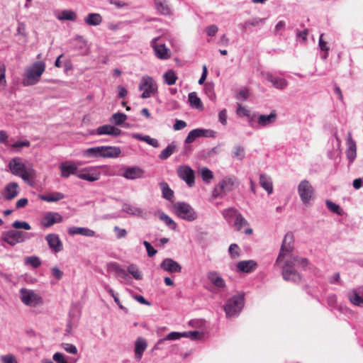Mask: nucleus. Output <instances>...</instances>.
Instances as JSON below:
<instances>
[{
	"label": "nucleus",
	"mask_w": 363,
	"mask_h": 363,
	"mask_svg": "<svg viewBox=\"0 0 363 363\" xmlns=\"http://www.w3.org/2000/svg\"><path fill=\"white\" fill-rule=\"evenodd\" d=\"M294 235L287 233L282 242L279 255L277 259V263L285 262L282 269V276L284 280L298 283L301 280V276L294 269L295 267L306 268L308 264L306 258L291 257V253L294 248Z\"/></svg>",
	"instance_id": "obj_1"
},
{
	"label": "nucleus",
	"mask_w": 363,
	"mask_h": 363,
	"mask_svg": "<svg viewBox=\"0 0 363 363\" xmlns=\"http://www.w3.org/2000/svg\"><path fill=\"white\" fill-rule=\"evenodd\" d=\"M11 172L20 177L25 182L32 185L35 177V172L31 165H26L18 157L12 159L9 163Z\"/></svg>",
	"instance_id": "obj_2"
},
{
	"label": "nucleus",
	"mask_w": 363,
	"mask_h": 363,
	"mask_svg": "<svg viewBox=\"0 0 363 363\" xmlns=\"http://www.w3.org/2000/svg\"><path fill=\"white\" fill-rule=\"evenodd\" d=\"M45 63L43 61H37L25 69L23 84L32 86L36 84L45 71Z\"/></svg>",
	"instance_id": "obj_3"
},
{
	"label": "nucleus",
	"mask_w": 363,
	"mask_h": 363,
	"mask_svg": "<svg viewBox=\"0 0 363 363\" xmlns=\"http://www.w3.org/2000/svg\"><path fill=\"white\" fill-rule=\"evenodd\" d=\"M174 213L181 219L189 222L198 218V213L194 208L186 202H177L172 206Z\"/></svg>",
	"instance_id": "obj_4"
},
{
	"label": "nucleus",
	"mask_w": 363,
	"mask_h": 363,
	"mask_svg": "<svg viewBox=\"0 0 363 363\" xmlns=\"http://www.w3.org/2000/svg\"><path fill=\"white\" fill-rule=\"evenodd\" d=\"M237 184V179L234 176H228L221 179L214 187L212 192V197L216 199L223 196L232 191Z\"/></svg>",
	"instance_id": "obj_5"
},
{
	"label": "nucleus",
	"mask_w": 363,
	"mask_h": 363,
	"mask_svg": "<svg viewBox=\"0 0 363 363\" xmlns=\"http://www.w3.org/2000/svg\"><path fill=\"white\" fill-rule=\"evenodd\" d=\"M244 306V294H240L229 298L224 307L227 318L237 316Z\"/></svg>",
	"instance_id": "obj_6"
},
{
	"label": "nucleus",
	"mask_w": 363,
	"mask_h": 363,
	"mask_svg": "<svg viewBox=\"0 0 363 363\" xmlns=\"http://www.w3.org/2000/svg\"><path fill=\"white\" fill-rule=\"evenodd\" d=\"M297 191L301 202L305 206H310L311 201L315 199V189L307 179L300 182L297 186Z\"/></svg>",
	"instance_id": "obj_7"
},
{
	"label": "nucleus",
	"mask_w": 363,
	"mask_h": 363,
	"mask_svg": "<svg viewBox=\"0 0 363 363\" xmlns=\"http://www.w3.org/2000/svg\"><path fill=\"white\" fill-rule=\"evenodd\" d=\"M139 90L142 91V99L150 98L157 92V84L152 77L143 76L140 79Z\"/></svg>",
	"instance_id": "obj_8"
},
{
	"label": "nucleus",
	"mask_w": 363,
	"mask_h": 363,
	"mask_svg": "<svg viewBox=\"0 0 363 363\" xmlns=\"http://www.w3.org/2000/svg\"><path fill=\"white\" fill-rule=\"evenodd\" d=\"M28 233L23 231L10 230L4 232L1 235V239L9 245L14 246L18 243L24 242L28 239Z\"/></svg>",
	"instance_id": "obj_9"
},
{
	"label": "nucleus",
	"mask_w": 363,
	"mask_h": 363,
	"mask_svg": "<svg viewBox=\"0 0 363 363\" xmlns=\"http://www.w3.org/2000/svg\"><path fill=\"white\" fill-rule=\"evenodd\" d=\"M101 166H90L79 169L77 172L79 179L88 182H95L101 177Z\"/></svg>",
	"instance_id": "obj_10"
},
{
	"label": "nucleus",
	"mask_w": 363,
	"mask_h": 363,
	"mask_svg": "<svg viewBox=\"0 0 363 363\" xmlns=\"http://www.w3.org/2000/svg\"><path fill=\"white\" fill-rule=\"evenodd\" d=\"M216 132L211 129L196 128L191 130L185 139V143H192L199 138H216Z\"/></svg>",
	"instance_id": "obj_11"
},
{
	"label": "nucleus",
	"mask_w": 363,
	"mask_h": 363,
	"mask_svg": "<svg viewBox=\"0 0 363 363\" xmlns=\"http://www.w3.org/2000/svg\"><path fill=\"white\" fill-rule=\"evenodd\" d=\"M20 295L22 302L30 306H36L40 304L41 298L33 290L21 289Z\"/></svg>",
	"instance_id": "obj_12"
},
{
	"label": "nucleus",
	"mask_w": 363,
	"mask_h": 363,
	"mask_svg": "<svg viewBox=\"0 0 363 363\" xmlns=\"http://www.w3.org/2000/svg\"><path fill=\"white\" fill-rule=\"evenodd\" d=\"M82 162H79L75 163L72 161H66L62 162L59 165V169L61 171V177L63 178H67L71 174L76 175L77 177L78 166L82 165Z\"/></svg>",
	"instance_id": "obj_13"
},
{
	"label": "nucleus",
	"mask_w": 363,
	"mask_h": 363,
	"mask_svg": "<svg viewBox=\"0 0 363 363\" xmlns=\"http://www.w3.org/2000/svg\"><path fill=\"white\" fill-rule=\"evenodd\" d=\"M177 174L189 186L191 187L194 184V172L190 167L187 165L179 167L177 169Z\"/></svg>",
	"instance_id": "obj_14"
},
{
	"label": "nucleus",
	"mask_w": 363,
	"mask_h": 363,
	"mask_svg": "<svg viewBox=\"0 0 363 363\" xmlns=\"http://www.w3.org/2000/svg\"><path fill=\"white\" fill-rule=\"evenodd\" d=\"M158 38H154L151 42V45L154 50L155 55L159 59H168L170 57L169 50L164 43H158Z\"/></svg>",
	"instance_id": "obj_15"
},
{
	"label": "nucleus",
	"mask_w": 363,
	"mask_h": 363,
	"mask_svg": "<svg viewBox=\"0 0 363 363\" xmlns=\"http://www.w3.org/2000/svg\"><path fill=\"white\" fill-rule=\"evenodd\" d=\"M347 296L352 304L363 307V287L350 290L347 292Z\"/></svg>",
	"instance_id": "obj_16"
},
{
	"label": "nucleus",
	"mask_w": 363,
	"mask_h": 363,
	"mask_svg": "<svg viewBox=\"0 0 363 363\" xmlns=\"http://www.w3.org/2000/svg\"><path fill=\"white\" fill-rule=\"evenodd\" d=\"M45 240L53 252L57 253L62 250V242L58 235L55 233L48 234L45 236Z\"/></svg>",
	"instance_id": "obj_17"
},
{
	"label": "nucleus",
	"mask_w": 363,
	"mask_h": 363,
	"mask_svg": "<svg viewBox=\"0 0 363 363\" xmlns=\"http://www.w3.org/2000/svg\"><path fill=\"white\" fill-rule=\"evenodd\" d=\"M160 267L169 273H179L182 272V266L172 258H165L160 264Z\"/></svg>",
	"instance_id": "obj_18"
},
{
	"label": "nucleus",
	"mask_w": 363,
	"mask_h": 363,
	"mask_svg": "<svg viewBox=\"0 0 363 363\" xmlns=\"http://www.w3.org/2000/svg\"><path fill=\"white\" fill-rule=\"evenodd\" d=\"M19 186L16 182L7 184L2 192L5 200L11 201L16 198L19 194Z\"/></svg>",
	"instance_id": "obj_19"
},
{
	"label": "nucleus",
	"mask_w": 363,
	"mask_h": 363,
	"mask_svg": "<svg viewBox=\"0 0 363 363\" xmlns=\"http://www.w3.org/2000/svg\"><path fill=\"white\" fill-rule=\"evenodd\" d=\"M62 221V216L57 212H48L41 220L42 225L45 228H49L54 224L60 223Z\"/></svg>",
	"instance_id": "obj_20"
},
{
	"label": "nucleus",
	"mask_w": 363,
	"mask_h": 363,
	"mask_svg": "<svg viewBox=\"0 0 363 363\" xmlns=\"http://www.w3.org/2000/svg\"><path fill=\"white\" fill-rule=\"evenodd\" d=\"M144 170L138 166L129 167L126 168L122 174V176L130 180L142 178L144 175Z\"/></svg>",
	"instance_id": "obj_21"
},
{
	"label": "nucleus",
	"mask_w": 363,
	"mask_h": 363,
	"mask_svg": "<svg viewBox=\"0 0 363 363\" xmlns=\"http://www.w3.org/2000/svg\"><path fill=\"white\" fill-rule=\"evenodd\" d=\"M100 157L104 158H116L121 153L118 147L114 146H99Z\"/></svg>",
	"instance_id": "obj_22"
},
{
	"label": "nucleus",
	"mask_w": 363,
	"mask_h": 363,
	"mask_svg": "<svg viewBox=\"0 0 363 363\" xmlns=\"http://www.w3.org/2000/svg\"><path fill=\"white\" fill-rule=\"evenodd\" d=\"M347 148L346 150L347 158L350 164L352 163L357 157V146L355 141L352 138V134L348 133L347 138Z\"/></svg>",
	"instance_id": "obj_23"
},
{
	"label": "nucleus",
	"mask_w": 363,
	"mask_h": 363,
	"mask_svg": "<svg viewBox=\"0 0 363 363\" xmlns=\"http://www.w3.org/2000/svg\"><path fill=\"white\" fill-rule=\"evenodd\" d=\"M95 133L99 135L118 136L121 133V130L111 125H104L98 127L95 130Z\"/></svg>",
	"instance_id": "obj_24"
},
{
	"label": "nucleus",
	"mask_w": 363,
	"mask_h": 363,
	"mask_svg": "<svg viewBox=\"0 0 363 363\" xmlns=\"http://www.w3.org/2000/svg\"><path fill=\"white\" fill-rule=\"evenodd\" d=\"M147 347V340L142 337H138L135 342L134 348L135 357L137 360L140 361L142 359L143 352L145 351Z\"/></svg>",
	"instance_id": "obj_25"
},
{
	"label": "nucleus",
	"mask_w": 363,
	"mask_h": 363,
	"mask_svg": "<svg viewBox=\"0 0 363 363\" xmlns=\"http://www.w3.org/2000/svg\"><path fill=\"white\" fill-rule=\"evenodd\" d=\"M207 279L218 289H223L225 286V281L216 271H211L207 273Z\"/></svg>",
	"instance_id": "obj_26"
},
{
	"label": "nucleus",
	"mask_w": 363,
	"mask_h": 363,
	"mask_svg": "<svg viewBox=\"0 0 363 363\" xmlns=\"http://www.w3.org/2000/svg\"><path fill=\"white\" fill-rule=\"evenodd\" d=\"M257 266V264L254 260H244L238 262L237 269L240 272L250 273L255 270Z\"/></svg>",
	"instance_id": "obj_27"
},
{
	"label": "nucleus",
	"mask_w": 363,
	"mask_h": 363,
	"mask_svg": "<svg viewBox=\"0 0 363 363\" xmlns=\"http://www.w3.org/2000/svg\"><path fill=\"white\" fill-rule=\"evenodd\" d=\"M67 232L70 235H81L86 237L95 236V232L87 228L72 226L67 229Z\"/></svg>",
	"instance_id": "obj_28"
},
{
	"label": "nucleus",
	"mask_w": 363,
	"mask_h": 363,
	"mask_svg": "<svg viewBox=\"0 0 363 363\" xmlns=\"http://www.w3.org/2000/svg\"><path fill=\"white\" fill-rule=\"evenodd\" d=\"M123 211L128 214L138 217L145 218L147 216V211L136 206L128 203L123 204Z\"/></svg>",
	"instance_id": "obj_29"
},
{
	"label": "nucleus",
	"mask_w": 363,
	"mask_h": 363,
	"mask_svg": "<svg viewBox=\"0 0 363 363\" xmlns=\"http://www.w3.org/2000/svg\"><path fill=\"white\" fill-rule=\"evenodd\" d=\"M267 79L271 82L272 86L276 89H284L288 85V82L285 79L275 77L270 73L267 74Z\"/></svg>",
	"instance_id": "obj_30"
},
{
	"label": "nucleus",
	"mask_w": 363,
	"mask_h": 363,
	"mask_svg": "<svg viewBox=\"0 0 363 363\" xmlns=\"http://www.w3.org/2000/svg\"><path fill=\"white\" fill-rule=\"evenodd\" d=\"M277 114L272 112L269 115H259L257 117V123L261 127L268 126L276 121Z\"/></svg>",
	"instance_id": "obj_31"
},
{
	"label": "nucleus",
	"mask_w": 363,
	"mask_h": 363,
	"mask_svg": "<svg viewBox=\"0 0 363 363\" xmlns=\"http://www.w3.org/2000/svg\"><path fill=\"white\" fill-rule=\"evenodd\" d=\"M259 183L261 186L268 193L271 194L273 192V184L272 178L265 174H262L259 176Z\"/></svg>",
	"instance_id": "obj_32"
},
{
	"label": "nucleus",
	"mask_w": 363,
	"mask_h": 363,
	"mask_svg": "<svg viewBox=\"0 0 363 363\" xmlns=\"http://www.w3.org/2000/svg\"><path fill=\"white\" fill-rule=\"evenodd\" d=\"M183 337L182 333L179 332H171L165 337L160 339L155 345L153 350H160V345L166 340H177Z\"/></svg>",
	"instance_id": "obj_33"
},
{
	"label": "nucleus",
	"mask_w": 363,
	"mask_h": 363,
	"mask_svg": "<svg viewBox=\"0 0 363 363\" xmlns=\"http://www.w3.org/2000/svg\"><path fill=\"white\" fill-rule=\"evenodd\" d=\"M81 156L87 158L89 160H93L95 158H99L100 157V150L99 146L89 147L85 150H83L80 152Z\"/></svg>",
	"instance_id": "obj_34"
},
{
	"label": "nucleus",
	"mask_w": 363,
	"mask_h": 363,
	"mask_svg": "<svg viewBox=\"0 0 363 363\" xmlns=\"http://www.w3.org/2000/svg\"><path fill=\"white\" fill-rule=\"evenodd\" d=\"M86 24L97 26L102 23V16L97 13H90L84 18Z\"/></svg>",
	"instance_id": "obj_35"
},
{
	"label": "nucleus",
	"mask_w": 363,
	"mask_h": 363,
	"mask_svg": "<svg viewBox=\"0 0 363 363\" xmlns=\"http://www.w3.org/2000/svg\"><path fill=\"white\" fill-rule=\"evenodd\" d=\"M39 198L42 201L47 202H56L65 198L62 193L55 191L47 194L40 195Z\"/></svg>",
	"instance_id": "obj_36"
},
{
	"label": "nucleus",
	"mask_w": 363,
	"mask_h": 363,
	"mask_svg": "<svg viewBox=\"0 0 363 363\" xmlns=\"http://www.w3.org/2000/svg\"><path fill=\"white\" fill-rule=\"evenodd\" d=\"M77 13L72 10L65 9L62 11L56 16V18L60 21H74L77 19Z\"/></svg>",
	"instance_id": "obj_37"
},
{
	"label": "nucleus",
	"mask_w": 363,
	"mask_h": 363,
	"mask_svg": "<svg viewBox=\"0 0 363 363\" xmlns=\"http://www.w3.org/2000/svg\"><path fill=\"white\" fill-rule=\"evenodd\" d=\"M133 138L140 141H144L154 147H159L158 140L155 138H150L149 135H143L139 133H134L133 134Z\"/></svg>",
	"instance_id": "obj_38"
},
{
	"label": "nucleus",
	"mask_w": 363,
	"mask_h": 363,
	"mask_svg": "<svg viewBox=\"0 0 363 363\" xmlns=\"http://www.w3.org/2000/svg\"><path fill=\"white\" fill-rule=\"evenodd\" d=\"M155 6L158 12L163 15L170 13V8L166 0H154Z\"/></svg>",
	"instance_id": "obj_39"
},
{
	"label": "nucleus",
	"mask_w": 363,
	"mask_h": 363,
	"mask_svg": "<svg viewBox=\"0 0 363 363\" xmlns=\"http://www.w3.org/2000/svg\"><path fill=\"white\" fill-rule=\"evenodd\" d=\"M177 150V145L172 143L169 144L159 155V158L161 160H167Z\"/></svg>",
	"instance_id": "obj_40"
},
{
	"label": "nucleus",
	"mask_w": 363,
	"mask_h": 363,
	"mask_svg": "<svg viewBox=\"0 0 363 363\" xmlns=\"http://www.w3.org/2000/svg\"><path fill=\"white\" fill-rule=\"evenodd\" d=\"M221 213L225 220L227 222L230 223L232 221L233 219H235V218L238 216V215H239L240 213L236 208L230 207L223 210Z\"/></svg>",
	"instance_id": "obj_41"
},
{
	"label": "nucleus",
	"mask_w": 363,
	"mask_h": 363,
	"mask_svg": "<svg viewBox=\"0 0 363 363\" xmlns=\"http://www.w3.org/2000/svg\"><path fill=\"white\" fill-rule=\"evenodd\" d=\"M188 100L191 107L197 109L203 108L202 102L200 98L198 97L196 92L189 93L188 96Z\"/></svg>",
	"instance_id": "obj_42"
},
{
	"label": "nucleus",
	"mask_w": 363,
	"mask_h": 363,
	"mask_svg": "<svg viewBox=\"0 0 363 363\" xmlns=\"http://www.w3.org/2000/svg\"><path fill=\"white\" fill-rule=\"evenodd\" d=\"M160 186L162 190V197L168 201L172 200L174 191L169 188L168 184L165 182H162L160 183Z\"/></svg>",
	"instance_id": "obj_43"
},
{
	"label": "nucleus",
	"mask_w": 363,
	"mask_h": 363,
	"mask_svg": "<svg viewBox=\"0 0 363 363\" xmlns=\"http://www.w3.org/2000/svg\"><path fill=\"white\" fill-rule=\"evenodd\" d=\"M164 81L167 85H174L177 80V76L174 70L169 69L163 75Z\"/></svg>",
	"instance_id": "obj_44"
},
{
	"label": "nucleus",
	"mask_w": 363,
	"mask_h": 363,
	"mask_svg": "<svg viewBox=\"0 0 363 363\" xmlns=\"http://www.w3.org/2000/svg\"><path fill=\"white\" fill-rule=\"evenodd\" d=\"M53 360L57 363H77L79 358L71 357L69 360H67L65 355L61 352H56L54 354Z\"/></svg>",
	"instance_id": "obj_45"
},
{
	"label": "nucleus",
	"mask_w": 363,
	"mask_h": 363,
	"mask_svg": "<svg viewBox=\"0 0 363 363\" xmlns=\"http://www.w3.org/2000/svg\"><path fill=\"white\" fill-rule=\"evenodd\" d=\"M127 120V116L123 113H116L112 115L110 121L116 125H122Z\"/></svg>",
	"instance_id": "obj_46"
},
{
	"label": "nucleus",
	"mask_w": 363,
	"mask_h": 363,
	"mask_svg": "<svg viewBox=\"0 0 363 363\" xmlns=\"http://www.w3.org/2000/svg\"><path fill=\"white\" fill-rule=\"evenodd\" d=\"M160 219L164 221L166 225L171 230H175L177 229V223L166 213L162 212L160 214Z\"/></svg>",
	"instance_id": "obj_47"
},
{
	"label": "nucleus",
	"mask_w": 363,
	"mask_h": 363,
	"mask_svg": "<svg viewBox=\"0 0 363 363\" xmlns=\"http://www.w3.org/2000/svg\"><path fill=\"white\" fill-rule=\"evenodd\" d=\"M199 172L203 181L209 183L213 177V172L207 167H201Z\"/></svg>",
	"instance_id": "obj_48"
},
{
	"label": "nucleus",
	"mask_w": 363,
	"mask_h": 363,
	"mask_svg": "<svg viewBox=\"0 0 363 363\" xmlns=\"http://www.w3.org/2000/svg\"><path fill=\"white\" fill-rule=\"evenodd\" d=\"M248 225L247 220L240 213L239 215L235 218L234 221V225L237 230L240 231L242 228Z\"/></svg>",
	"instance_id": "obj_49"
},
{
	"label": "nucleus",
	"mask_w": 363,
	"mask_h": 363,
	"mask_svg": "<svg viewBox=\"0 0 363 363\" xmlns=\"http://www.w3.org/2000/svg\"><path fill=\"white\" fill-rule=\"evenodd\" d=\"M127 272L137 280H141L143 279V275L140 271L135 264L129 265L127 268Z\"/></svg>",
	"instance_id": "obj_50"
},
{
	"label": "nucleus",
	"mask_w": 363,
	"mask_h": 363,
	"mask_svg": "<svg viewBox=\"0 0 363 363\" xmlns=\"http://www.w3.org/2000/svg\"><path fill=\"white\" fill-rule=\"evenodd\" d=\"M25 264L30 265L33 268H38L41 265V261L37 256L28 257L24 259Z\"/></svg>",
	"instance_id": "obj_51"
},
{
	"label": "nucleus",
	"mask_w": 363,
	"mask_h": 363,
	"mask_svg": "<svg viewBox=\"0 0 363 363\" xmlns=\"http://www.w3.org/2000/svg\"><path fill=\"white\" fill-rule=\"evenodd\" d=\"M232 156L239 160H242L245 156L244 147L240 145L234 147Z\"/></svg>",
	"instance_id": "obj_52"
},
{
	"label": "nucleus",
	"mask_w": 363,
	"mask_h": 363,
	"mask_svg": "<svg viewBox=\"0 0 363 363\" xmlns=\"http://www.w3.org/2000/svg\"><path fill=\"white\" fill-rule=\"evenodd\" d=\"M325 205H326L327 208L331 212L336 213L337 215H342V211L340 207L337 204L333 203V201H331L330 200H327L325 201Z\"/></svg>",
	"instance_id": "obj_53"
},
{
	"label": "nucleus",
	"mask_w": 363,
	"mask_h": 363,
	"mask_svg": "<svg viewBox=\"0 0 363 363\" xmlns=\"http://www.w3.org/2000/svg\"><path fill=\"white\" fill-rule=\"evenodd\" d=\"M228 252L233 259H236L240 257V250L239 246L233 243L229 246L228 248Z\"/></svg>",
	"instance_id": "obj_54"
},
{
	"label": "nucleus",
	"mask_w": 363,
	"mask_h": 363,
	"mask_svg": "<svg viewBox=\"0 0 363 363\" xmlns=\"http://www.w3.org/2000/svg\"><path fill=\"white\" fill-rule=\"evenodd\" d=\"M6 86V66L4 64H0V90L4 89Z\"/></svg>",
	"instance_id": "obj_55"
},
{
	"label": "nucleus",
	"mask_w": 363,
	"mask_h": 363,
	"mask_svg": "<svg viewBox=\"0 0 363 363\" xmlns=\"http://www.w3.org/2000/svg\"><path fill=\"white\" fill-rule=\"evenodd\" d=\"M183 337L190 338L192 340H199L202 337L203 335L199 331H186L182 333Z\"/></svg>",
	"instance_id": "obj_56"
},
{
	"label": "nucleus",
	"mask_w": 363,
	"mask_h": 363,
	"mask_svg": "<svg viewBox=\"0 0 363 363\" xmlns=\"http://www.w3.org/2000/svg\"><path fill=\"white\" fill-rule=\"evenodd\" d=\"M61 348L65 350L67 352L72 354H77L78 352V350L77 347L70 343H62L60 345Z\"/></svg>",
	"instance_id": "obj_57"
},
{
	"label": "nucleus",
	"mask_w": 363,
	"mask_h": 363,
	"mask_svg": "<svg viewBox=\"0 0 363 363\" xmlns=\"http://www.w3.org/2000/svg\"><path fill=\"white\" fill-rule=\"evenodd\" d=\"M204 91L210 99L213 100L216 98V94L214 93V86L213 84H206L204 86Z\"/></svg>",
	"instance_id": "obj_58"
},
{
	"label": "nucleus",
	"mask_w": 363,
	"mask_h": 363,
	"mask_svg": "<svg viewBox=\"0 0 363 363\" xmlns=\"http://www.w3.org/2000/svg\"><path fill=\"white\" fill-rule=\"evenodd\" d=\"M12 226L16 229L23 228L26 230H30L31 228L30 224L26 221L16 220L12 223Z\"/></svg>",
	"instance_id": "obj_59"
},
{
	"label": "nucleus",
	"mask_w": 363,
	"mask_h": 363,
	"mask_svg": "<svg viewBox=\"0 0 363 363\" xmlns=\"http://www.w3.org/2000/svg\"><path fill=\"white\" fill-rule=\"evenodd\" d=\"M0 359L2 363H18L15 356L11 354L1 355Z\"/></svg>",
	"instance_id": "obj_60"
},
{
	"label": "nucleus",
	"mask_w": 363,
	"mask_h": 363,
	"mask_svg": "<svg viewBox=\"0 0 363 363\" xmlns=\"http://www.w3.org/2000/svg\"><path fill=\"white\" fill-rule=\"evenodd\" d=\"M143 244L146 248L147 255L151 257L157 254V251L147 241H143Z\"/></svg>",
	"instance_id": "obj_61"
},
{
	"label": "nucleus",
	"mask_w": 363,
	"mask_h": 363,
	"mask_svg": "<svg viewBox=\"0 0 363 363\" xmlns=\"http://www.w3.org/2000/svg\"><path fill=\"white\" fill-rule=\"evenodd\" d=\"M116 272L117 276L123 280L126 281L129 279L128 274L124 269L117 267L116 268Z\"/></svg>",
	"instance_id": "obj_62"
},
{
	"label": "nucleus",
	"mask_w": 363,
	"mask_h": 363,
	"mask_svg": "<svg viewBox=\"0 0 363 363\" xmlns=\"http://www.w3.org/2000/svg\"><path fill=\"white\" fill-rule=\"evenodd\" d=\"M249 96V91L247 89L239 90L236 94V99L238 100H245Z\"/></svg>",
	"instance_id": "obj_63"
},
{
	"label": "nucleus",
	"mask_w": 363,
	"mask_h": 363,
	"mask_svg": "<svg viewBox=\"0 0 363 363\" xmlns=\"http://www.w3.org/2000/svg\"><path fill=\"white\" fill-rule=\"evenodd\" d=\"M218 31V28L216 25H211L206 28V33L208 36H214Z\"/></svg>",
	"instance_id": "obj_64"
}]
</instances>
